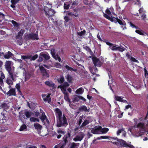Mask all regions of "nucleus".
Masks as SVG:
<instances>
[{"label":"nucleus","mask_w":148,"mask_h":148,"mask_svg":"<svg viewBox=\"0 0 148 148\" xmlns=\"http://www.w3.org/2000/svg\"><path fill=\"white\" fill-rule=\"evenodd\" d=\"M68 125L66 118L64 114L62 116V117L57 119L56 126L58 127H66Z\"/></svg>","instance_id":"obj_1"},{"label":"nucleus","mask_w":148,"mask_h":148,"mask_svg":"<svg viewBox=\"0 0 148 148\" xmlns=\"http://www.w3.org/2000/svg\"><path fill=\"white\" fill-rule=\"evenodd\" d=\"M44 11L45 15L47 16L49 20L54 15V14L56 12L54 10L49 8L47 7H44Z\"/></svg>","instance_id":"obj_2"},{"label":"nucleus","mask_w":148,"mask_h":148,"mask_svg":"<svg viewBox=\"0 0 148 148\" xmlns=\"http://www.w3.org/2000/svg\"><path fill=\"white\" fill-rule=\"evenodd\" d=\"M24 39L26 41H29L30 40H38L39 39L38 33H32L25 35Z\"/></svg>","instance_id":"obj_3"},{"label":"nucleus","mask_w":148,"mask_h":148,"mask_svg":"<svg viewBox=\"0 0 148 148\" xmlns=\"http://www.w3.org/2000/svg\"><path fill=\"white\" fill-rule=\"evenodd\" d=\"M25 32V31L24 29H21L16 36V42L20 46L22 45L23 44V41L22 38Z\"/></svg>","instance_id":"obj_4"},{"label":"nucleus","mask_w":148,"mask_h":148,"mask_svg":"<svg viewBox=\"0 0 148 148\" xmlns=\"http://www.w3.org/2000/svg\"><path fill=\"white\" fill-rule=\"evenodd\" d=\"M8 74L9 75L6 79V83L9 85H12L16 75L14 73H10Z\"/></svg>","instance_id":"obj_5"},{"label":"nucleus","mask_w":148,"mask_h":148,"mask_svg":"<svg viewBox=\"0 0 148 148\" xmlns=\"http://www.w3.org/2000/svg\"><path fill=\"white\" fill-rule=\"evenodd\" d=\"M92 60L95 66L101 67L103 64V61H101L96 57H92Z\"/></svg>","instance_id":"obj_6"},{"label":"nucleus","mask_w":148,"mask_h":148,"mask_svg":"<svg viewBox=\"0 0 148 148\" xmlns=\"http://www.w3.org/2000/svg\"><path fill=\"white\" fill-rule=\"evenodd\" d=\"M38 57V55L36 54L32 56V55H27V56H22L21 58L23 60H24L26 62L27 61L26 60L30 59V61H34Z\"/></svg>","instance_id":"obj_7"},{"label":"nucleus","mask_w":148,"mask_h":148,"mask_svg":"<svg viewBox=\"0 0 148 148\" xmlns=\"http://www.w3.org/2000/svg\"><path fill=\"white\" fill-rule=\"evenodd\" d=\"M51 53L53 58L56 60H58L60 62H62V60H61V58L58 54H56L55 50L54 48H52L51 50Z\"/></svg>","instance_id":"obj_8"},{"label":"nucleus","mask_w":148,"mask_h":148,"mask_svg":"<svg viewBox=\"0 0 148 148\" xmlns=\"http://www.w3.org/2000/svg\"><path fill=\"white\" fill-rule=\"evenodd\" d=\"M39 69L41 72V74L43 77H49V74L47 72V71L48 70H47L43 66H39Z\"/></svg>","instance_id":"obj_9"},{"label":"nucleus","mask_w":148,"mask_h":148,"mask_svg":"<svg viewBox=\"0 0 148 148\" xmlns=\"http://www.w3.org/2000/svg\"><path fill=\"white\" fill-rule=\"evenodd\" d=\"M84 134L83 132H80L75 137L73 138V140L75 142L80 141L84 138Z\"/></svg>","instance_id":"obj_10"},{"label":"nucleus","mask_w":148,"mask_h":148,"mask_svg":"<svg viewBox=\"0 0 148 148\" xmlns=\"http://www.w3.org/2000/svg\"><path fill=\"white\" fill-rule=\"evenodd\" d=\"M12 62L10 61H7L5 63V66L6 70L8 72V73H14L12 71L11 65Z\"/></svg>","instance_id":"obj_11"},{"label":"nucleus","mask_w":148,"mask_h":148,"mask_svg":"<svg viewBox=\"0 0 148 148\" xmlns=\"http://www.w3.org/2000/svg\"><path fill=\"white\" fill-rule=\"evenodd\" d=\"M45 84L50 88L51 90L54 89L56 88V86L53 82L51 80H49L45 81Z\"/></svg>","instance_id":"obj_12"},{"label":"nucleus","mask_w":148,"mask_h":148,"mask_svg":"<svg viewBox=\"0 0 148 148\" xmlns=\"http://www.w3.org/2000/svg\"><path fill=\"white\" fill-rule=\"evenodd\" d=\"M101 129V127L99 126L98 127H95L94 128L92 129L91 132L94 134H99V131Z\"/></svg>","instance_id":"obj_13"},{"label":"nucleus","mask_w":148,"mask_h":148,"mask_svg":"<svg viewBox=\"0 0 148 148\" xmlns=\"http://www.w3.org/2000/svg\"><path fill=\"white\" fill-rule=\"evenodd\" d=\"M71 134L69 132L67 134L64 135L63 138V141L61 142L66 145V143L68 142V138H69L71 137Z\"/></svg>","instance_id":"obj_14"},{"label":"nucleus","mask_w":148,"mask_h":148,"mask_svg":"<svg viewBox=\"0 0 148 148\" xmlns=\"http://www.w3.org/2000/svg\"><path fill=\"white\" fill-rule=\"evenodd\" d=\"M55 112L56 113L57 119L62 117V112L60 109L58 108L55 109Z\"/></svg>","instance_id":"obj_15"},{"label":"nucleus","mask_w":148,"mask_h":148,"mask_svg":"<svg viewBox=\"0 0 148 148\" xmlns=\"http://www.w3.org/2000/svg\"><path fill=\"white\" fill-rule=\"evenodd\" d=\"M80 112H89L90 111V108L89 107L87 108L86 106L85 105L81 106L78 109Z\"/></svg>","instance_id":"obj_16"},{"label":"nucleus","mask_w":148,"mask_h":148,"mask_svg":"<svg viewBox=\"0 0 148 148\" xmlns=\"http://www.w3.org/2000/svg\"><path fill=\"white\" fill-rule=\"evenodd\" d=\"M116 45H115L113 46L112 48V49L113 51L118 50L121 52H123L125 49V48L122 47L121 45L120 47H116Z\"/></svg>","instance_id":"obj_17"},{"label":"nucleus","mask_w":148,"mask_h":148,"mask_svg":"<svg viewBox=\"0 0 148 148\" xmlns=\"http://www.w3.org/2000/svg\"><path fill=\"white\" fill-rule=\"evenodd\" d=\"M51 94H48L46 96V98L44 97L46 96V95L45 94L42 95V97L43 98V100L45 101H48V102L49 103L51 102V99L50 98Z\"/></svg>","instance_id":"obj_18"},{"label":"nucleus","mask_w":148,"mask_h":148,"mask_svg":"<svg viewBox=\"0 0 148 148\" xmlns=\"http://www.w3.org/2000/svg\"><path fill=\"white\" fill-rule=\"evenodd\" d=\"M6 94L9 96L12 95L16 96V92L15 91V88H11L7 92Z\"/></svg>","instance_id":"obj_19"},{"label":"nucleus","mask_w":148,"mask_h":148,"mask_svg":"<svg viewBox=\"0 0 148 148\" xmlns=\"http://www.w3.org/2000/svg\"><path fill=\"white\" fill-rule=\"evenodd\" d=\"M9 107L8 104L5 103H1L0 106V109H3V110L5 111H6L7 110L8 108Z\"/></svg>","instance_id":"obj_20"},{"label":"nucleus","mask_w":148,"mask_h":148,"mask_svg":"<svg viewBox=\"0 0 148 148\" xmlns=\"http://www.w3.org/2000/svg\"><path fill=\"white\" fill-rule=\"evenodd\" d=\"M79 143L73 142L69 146V148H78L79 145Z\"/></svg>","instance_id":"obj_21"},{"label":"nucleus","mask_w":148,"mask_h":148,"mask_svg":"<svg viewBox=\"0 0 148 148\" xmlns=\"http://www.w3.org/2000/svg\"><path fill=\"white\" fill-rule=\"evenodd\" d=\"M90 123L89 121L87 119H85L82 124L79 126V128L82 129L83 127L86 126L88 124Z\"/></svg>","instance_id":"obj_22"},{"label":"nucleus","mask_w":148,"mask_h":148,"mask_svg":"<svg viewBox=\"0 0 148 148\" xmlns=\"http://www.w3.org/2000/svg\"><path fill=\"white\" fill-rule=\"evenodd\" d=\"M65 78L69 83H72V81L73 79V77L71 75L68 74L66 76H65Z\"/></svg>","instance_id":"obj_23"},{"label":"nucleus","mask_w":148,"mask_h":148,"mask_svg":"<svg viewBox=\"0 0 148 148\" xmlns=\"http://www.w3.org/2000/svg\"><path fill=\"white\" fill-rule=\"evenodd\" d=\"M16 88L17 89V91L18 92L19 94L21 95L24 98V96L22 94L21 91L20 90L21 86L19 83L16 84Z\"/></svg>","instance_id":"obj_24"},{"label":"nucleus","mask_w":148,"mask_h":148,"mask_svg":"<svg viewBox=\"0 0 148 148\" xmlns=\"http://www.w3.org/2000/svg\"><path fill=\"white\" fill-rule=\"evenodd\" d=\"M13 56V54L10 51H8L7 53L4 55V57L5 59H9L12 56Z\"/></svg>","instance_id":"obj_25"},{"label":"nucleus","mask_w":148,"mask_h":148,"mask_svg":"<svg viewBox=\"0 0 148 148\" xmlns=\"http://www.w3.org/2000/svg\"><path fill=\"white\" fill-rule=\"evenodd\" d=\"M66 145L63 143L61 142L58 145H56L54 148H64Z\"/></svg>","instance_id":"obj_26"},{"label":"nucleus","mask_w":148,"mask_h":148,"mask_svg":"<svg viewBox=\"0 0 148 148\" xmlns=\"http://www.w3.org/2000/svg\"><path fill=\"white\" fill-rule=\"evenodd\" d=\"M34 126L35 128L37 130H41L42 128V126L38 123H34Z\"/></svg>","instance_id":"obj_27"},{"label":"nucleus","mask_w":148,"mask_h":148,"mask_svg":"<svg viewBox=\"0 0 148 148\" xmlns=\"http://www.w3.org/2000/svg\"><path fill=\"white\" fill-rule=\"evenodd\" d=\"M84 91V88L81 87L76 90L75 93L77 94H81L83 93Z\"/></svg>","instance_id":"obj_28"},{"label":"nucleus","mask_w":148,"mask_h":148,"mask_svg":"<svg viewBox=\"0 0 148 148\" xmlns=\"http://www.w3.org/2000/svg\"><path fill=\"white\" fill-rule=\"evenodd\" d=\"M64 95V98L65 101L69 102V103H70L71 101L69 98V95L68 93H66Z\"/></svg>","instance_id":"obj_29"},{"label":"nucleus","mask_w":148,"mask_h":148,"mask_svg":"<svg viewBox=\"0 0 148 148\" xmlns=\"http://www.w3.org/2000/svg\"><path fill=\"white\" fill-rule=\"evenodd\" d=\"M145 132V127L139 128V131L138 132L139 136H142Z\"/></svg>","instance_id":"obj_30"},{"label":"nucleus","mask_w":148,"mask_h":148,"mask_svg":"<svg viewBox=\"0 0 148 148\" xmlns=\"http://www.w3.org/2000/svg\"><path fill=\"white\" fill-rule=\"evenodd\" d=\"M120 144L123 146L125 147H127L128 146V144H127L125 141L121 140L119 141Z\"/></svg>","instance_id":"obj_31"},{"label":"nucleus","mask_w":148,"mask_h":148,"mask_svg":"<svg viewBox=\"0 0 148 148\" xmlns=\"http://www.w3.org/2000/svg\"><path fill=\"white\" fill-rule=\"evenodd\" d=\"M40 55L46 60H48L50 58V56L48 53L47 54L42 53L41 54H40Z\"/></svg>","instance_id":"obj_32"},{"label":"nucleus","mask_w":148,"mask_h":148,"mask_svg":"<svg viewBox=\"0 0 148 148\" xmlns=\"http://www.w3.org/2000/svg\"><path fill=\"white\" fill-rule=\"evenodd\" d=\"M65 67L67 70L68 71H73L74 72H76L77 70L76 69H73L68 65H66L65 66Z\"/></svg>","instance_id":"obj_33"},{"label":"nucleus","mask_w":148,"mask_h":148,"mask_svg":"<svg viewBox=\"0 0 148 148\" xmlns=\"http://www.w3.org/2000/svg\"><path fill=\"white\" fill-rule=\"evenodd\" d=\"M27 127L26 125L25 124H23L20 127V128L19 129V130L21 131H25L27 130Z\"/></svg>","instance_id":"obj_34"},{"label":"nucleus","mask_w":148,"mask_h":148,"mask_svg":"<svg viewBox=\"0 0 148 148\" xmlns=\"http://www.w3.org/2000/svg\"><path fill=\"white\" fill-rule=\"evenodd\" d=\"M83 48L90 53H93L92 51H91L89 47L86 45H83Z\"/></svg>","instance_id":"obj_35"},{"label":"nucleus","mask_w":148,"mask_h":148,"mask_svg":"<svg viewBox=\"0 0 148 148\" xmlns=\"http://www.w3.org/2000/svg\"><path fill=\"white\" fill-rule=\"evenodd\" d=\"M135 32L138 34L141 35H144L145 34L144 31L138 29H136L135 31Z\"/></svg>","instance_id":"obj_36"},{"label":"nucleus","mask_w":148,"mask_h":148,"mask_svg":"<svg viewBox=\"0 0 148 148\" xmlns=\"http://www.w3.org/2000/svg\"><path fill=\"white\" fill-rule=\"evenodd\" d=\"M84 118V115H82L80 116L79 118V121L77 122V124L79 126H80L81 125V124L82 121L83 119Z\"/></svg>","instance_id":"obj_37"},{"label":"nucleus","mask_w":148,"mask_h":148,"mask_svg":"<svg viewBox=\"0 0 148 148\" xmlns=\"http://www.w3.org/2000/svg\"><path fill=\"white\" fill-rule=\"evenodd\" d=\"M30 120L31 122H39V120L38 118L34 117H30Z\"/></svg>","instance_id":"obj_38"},{"label":"nucleus","mask_w":148,"mask_h":148,"mask_svg":"<svg viewBox=\"0 0 148 148\" xmlns=\"http://www.w3.org/2000/svg\"><path fill=\"white\" fill-rule=\"evenodd\" d=\"M69 86V84L67 82H64L62 85L59 86H61L62 87H64L66 88H67V87Z\"/></svg>","instance_id":"obj_39"},{"label":"nucleus","mask_w":148,"mask_h":148,"mask_svg":"<svg viewBox=\"0 0 148 148\" xmlns=\"http://www.w3.org/2000/svg\"><path fill=\"white\" fill-rule=\"evenodd\" d=\"M64 81V78L63 76L61 77L58 80V82L60 84H62Z\"/></svg>","instance_id":"obj_40"},{"label":"nucleus","mask_w":148,"mask_h":148,"mask_svg":"<svg viewBox=\"0 0 148 148\" xmlns=\"http://www.w3.org/2000/svg\"><path fill=\"white\" fill-rule=\"evenodd\" d=\"M102 132V134H105L107 133L109 131V129L107 128H101V130H100Z\"/></svg>","instance_id":"obj_41"},{"label":"nucleus","mask_w":148,"mask_h":148,"mask_svg":"<svg viewBox=\"0 0 148 148\" xmlns=\"http://www.w3.org/2000/svg\"><path fill=\"white\" fill-rule=\"evenodd\" d=\"M118 18L117 17L115 18L114 17L112 16L110 21L112 22H114L115 23H116L118 21Z\"/></svg>","instance_id":"obj_42"},{"label":"nucleus","mask_w":148,"mask_h":148,"mask_svg":"<svg viewBox=\"0 0 148 148\" xmlns=\"http://www.w3.org/2000/svg\"><path fill=\"white\" fill-rule=\"evenodd\" d=\"M128 23H129L130 27H131L132 28H135L136 29H138L139 28L137 26L134 25L131 22H128Z\"/></svg>","instance_id":"obj_43"},{"label":"nucleus","mask_w":148,"mask_h":148,"mask_svg":"<svg viewBox=\"0 0 148 148\" xmlns=\"http://www.w3.org/2000/svg\"><path fill=\"white\" fill-rule=\"evenodd\" d=\"M79 100V96L76 95L74 98L73 101L74 102H78Z\"/></svg>","instance_id":"obj_44"},{"label":"nucleus","mask_w":148,"mask_h":148,"mask_svg":"<svg viewBox=\"0 0 148 148\" xmlns=\"http://www.w3.org/2000/svg\"><path fill=\"white\" fill-rule=\"evenodd\" d=\"M32 76V74L30 73L29 72L25 74V78L26 79H29Z\"/></svg>","instance_id":"obj_45"},{"label":"nucleus","mask_w":148,"mask_h":148,"mask_svg":"<svg viewBox=\"0 0 148 148\" xmlns=\"http://www.w3.org/2000/svg\"><path fill=\"white\" fill-rule=\"evenodd\" d=\"M25 114L27 117L29 118L31 116V113L28 111H27L25 112Z\"/></svg>","instance_id":"obj_46"},{"label":"nucleus","mask_w":148,"mask_h":148,"mask_svg":"<svg viewBox=\"0 0 148 148\" xmlns=\"http://www.w3.org/2000/svg\"><path fill=\"white\" fill-rule=\"evenodd\" d=\"M86 32V30L84 29L83 31H82L80 32H77V34L79 36H82L85 34Z\"/></svg>","instance_id":"obj_47"},{"label":"nucleus","mask_w":148,"mask_h":148,"mask_svg":"<svg viewBox=\"0 0 148 148\" xmlns=\"http://www.w3.org/2000/svg\"><path fill=\"white\" fill-rule=\"evenodd\" d=\"M11 22L14 27H16L19 26V24L16 21L13 20Z\"/></svg>","instance_id":"obj_48"},{"label":"nucleus","mask_w":148,"mask_h":148,"mask_svg":"<svg viewBox=\"0 0 148 148\" xmlns=\"http://www.w3.org/2000/svg\"><path fill=\"white\" fill-rule=\"evenodd\" d=\"M59 87L61 89L64 95L66 93H68L66 91V88L62 87L59 86Z\"/></svg>","instance_id":"obj_49"},{"label":"nucleus","mask_w":148,"mask_h":148,"mask_svg":"<svg viewBox=\"0 0 148 148\" xmlns=\"http://www.w3.org/2000/svg\"><path fill=\"white\" fill-rule=\"evenodd\" d=\"M115 97L116 100L120 102H123V99L121 97L116 96Z\"/></svg>","instance_id":"obj_50"},{"label":"nucleus","mask_w":148,"mask_h":148,"mask_svg":"<svg viewBox=\"0 0 148 148\" xmlns=\"http://www.w3.org/2000/svg\"><path fill=\"white\" fill-rule=\"evenodd\" d=\"M137 127L140 128L144 127V123H140L137 125Z\"/></svg>","instance_id":"obj_51"},{"label":"nucleus","mask_w":148,"mask_h":148,"mask_svg":"<svg viewBox=\"0 0 148 148\" xmlns=\"http://www.w3.org/2000/svg\"><path fill=\"white\" fill-rule=\"evenodd\" d=\"M70 7L69 4H66L65 3H64V9L65 10H68Z\"/></svg>","instance_id":"obj_52"},{"label":"nucleus","mask_w":148,"mask_h":148,"mask_svg":"<svg viewBox=\"0 0 148 148\" xmlns=\"http://www.w3.org/2000/svg\"><path fill=\"white\" fill-rule=\"evenodd\" d=\"M146 14L144 13H143L142 14L141 16L142 19L144 21H145V19L146 18Z\"/></svg>","instance_id":"obj_53"},{"label":"nucleus","mask_w":148,"mask_h":148,"mask_svg":"<svg viewBox=\"0 0 148 148\" xmlns=\"http://www.w3.org/2000/svg\"><path fill=\"white\" fill-rule=\"evenodd\" d=\"M47 117L46 115L44 116H41L40 117V119L42 122H44L45 119H46Z\"/></svg>","instance_id":"obj_54"},{"label":"nucleus","mask_w":148,"mask_h":148,"mask_svg":"<svg viewBox=\"0 0 148 148\" xmlns=\"http://www.w3.org/2000/svg\"><path fill=\"white\" fill-rule=\"evenodd\" d=\"M117 20L118 21H117V22H118L120 25H122L124 23V21L123 20H121L118 18V19Z\"/></svg>","instance_id":"obj_55"},{"label":"nucleus","mask_w":148,"mask_h":148,"mask_svg":"<svg viewBox=\"0 0 148 148\" xmlns=\"http://www.w3.org/2000/svg\"><path fill=\"white\" fill-rule=\"evenodd\" d=\"M130 60L131 61L133 62H136L137 63H139V61L138 60H136L135 58L132 57H131Z\"/></svg>","instance_id":"obj_56"},{"label":"nucleus","mask_w":148,"mask_h":148,"mask_svg":"<svg viewBox=\"0 0 148 148\" xmlns=\"http://www.w3.org/2000/svg\"><path fill=\"white\" fill-rule=\"evenodd\" d=\"M19 1V0H11V3L13 5H15Z\"/></svg>","instance_id":"obj_57"},{"label":"nucleus","mask_w":148,"mask_h":148,"mask_svg":"<svg viewBox=\"0 0 148 148\" xmlns=\"http://www.w3.org/2000/svg\"><path fill=\"white\" fill-rule=\"evenodd\" d=\"M124 131V129L122 128L121 129H119L117 132V136H119L120 134L121 133L122 131Z\"/></svg>","instance_id":"obj_58"},{"label":"nucleus","mask_w":148,"mask_h":148,"mask_svg":"<svg viewBox=\"0 0 148 148\" xmlns=\"http://www.w3.org/2000/svg\"><path fill=\"white\" fill-rule=\"evenodd\" d=\"M124 23L122 25H121V27L123 29V30H124L125 29H126V23L125 21H124Z\"/></svg>","instance_id":"obj_59"},{"label":"nucleus","mask_w":148,"mask_h":148,"mask_svg":"<svg viewBox=\"0 0 148 148\" xmlns=\"http://www.w3.org/2000/svg\"><path fill=\"white\" fill-rule=\"evenodd\" d=\"M1 115L3 116V118L2 119L3 120H6L7 119V116H5V114L3 112H1Z\"/></svg>","instance_id":"obj_60"},{"label":"nucleus","mask_w":148,"mask_h":148,"mask_svg":"<svg viewBox=\"0 0 148 148\" xmlns=\"http://www.w3.org/2000/svg\"><path fill=\"white\" fill-rule=\"evenodd\" d=\"M103 16L104 17L106 18H107V19L109 20H110V19H111V17L109 16L107 14L104 13L103 14Z\"/></svg>","instance_id":"obj_61"},{"label":"nucleus","mask_w":148,"mask_h":148,"mask_svg":"<svg viewBox=\"0 0 148 148\" xmlns=\"http://www.w3.org/2000/svg\"><path fill=\"white\" fill-rule=\"evenodd\" d=\"M64 19L65 21L66 22L70 20V18L69 17L67 16H65L64 17Z\"/></svg>","instance_id":"obj_62"},{"label":"nucleus","mask_w":148,"mask_h":148,"mask_svg":"<svg viewBox=\"0 0 148 148\" xmlns=\"http://www.w3.org/2000/svg\"><path fill=\"white\" fill-rule=\"evenodd\" d=\"M55 65H56V67H57L58 68H60V67H61V65L60 63H58V62L56 63Z\"/></svg>","instance_id":"obj_63"},{"label":"nucleus","mask_w":148,"mask_h":148,"mask_svg":"<svg viewBox=\"0 0 148 148\" xmlns=\"http://www.w3.org/2000/svg\"><path fill=\"white\" fill-rule=\"evenodd\" d=\"M45 124H49V121L47 118L46 119H45V121L43 122Z\"/></svg>","instance_id":"obj_64"}]
</instances>
